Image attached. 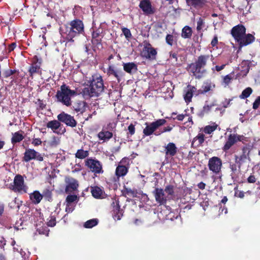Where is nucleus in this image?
Here are the masks:
<instances>
[{
  "label": "nucleus",
  "mask_w": 260,
  "mask_h": 260,
  "mask_svg": "<svg viewBox=\"0 0 260 260\" xmlns=\"http://www.w3.org/2000/svg\"><path fill=\"white\" fill-rule=\"evenodd\" d=\"M123 70L131 75L136 73L138 71V66L134 62L123 63Z\"/></svg>",
  "instance_id": "24"
},
{
  "label": "nucleus",
  "mask_w": 260,
  "mask_h": 260,
  "mask_svg": "<svg viewBox=\"0 0 260 260\" xmlns=\"http://www.w3.org/2000/svg\"><path fill=\"white\" fill-rule=\"evenodd\" d=\"M122 31L124 36H125V38L129 40V39H131L132 37V33L130 31V30L126 27H122L121 28Z\"/></svg>",
  "instance_id": "48"
},
{
  "label": "nucleus",
  "mask_w": 260,
  "mask_h": 260,
  "mask_svg": "<svg viewBox=\"0 0 260 260\" xmlns=\"http://www.w3.org/2000/svg\"><path fill=\"white\" fill-rule=\"evenodd\" d=\"M213 106V104L210 106L205 105L199 113L198 115L200 117H203L205 114H208L210 111L212 107Z\"/></svg>",
  "instance_id": "40"
},
{
  "label": "nucleus",
  "mask_w": 260,
  "mask_h": 260,
  "mask_svg": "<svg viewBox=\"0 0 260 260\" xmlns=\"http://www.w3.org/2000/svg\"><path fill=\"white\" fill-rule=\"evenodd\" d=\"M70 25V27H66V38L69 41H73L75 37L83 32L84 25L81 20L76 19L71 21Z\"/></svg>",
  "instance_id": "4"
},
{
  "label": "nucleus",
  "mask_w": 260,
  "mask_h": 260,
  "mask_svg": "<svg viewBox=\"0 0 260 260\" xmlns=\"http://www.w3.org/2000/svg\"><path fill=\"white\" fill-rule=\"evenodd\" d=\"M252 91V89L251 87H247L242 91L241 94L239 96V98L241 99H245L250 95Z\"/></svg>",
  "instance_id": "37"
},
{
  "label": "nucleus",
  "mask_w": 260,
  "mask_h": 260,
  "mask_svg": "<svg viewBox=\"0 0 260 260\" xmlns=\"http://www.w3.org/2000/svg\"><path fill=\"white\" fill-rule=\"evenodd\" d=\"M34 221L36 223L35 225L36 227L37 231L39 234H41V231L38 226L42 227V225L44 224V219L43 215L37 209L34 213Z\"/></svg>",
  "instance_id": "19"
},
{
  "label": "nucleus",
  "mask_w": 260,
  "mask_h": 260,
  "mask_svg": "<svg viewBox=\"0 0 260 260\" xmlns=\"http://www.w3.org/2000/svg\"><path fill=\"white\" fill-rule=\"evenodd\" d=\"M16 72V70H8L6 71L5 73V77H8L13 74H14Z\"/></svg>",
  "instance_id": "63"
},
{
  "label": "nucleus",
  "mask_w": 260,
  "mask_h": 260,
  "mask_svg": "<svg viewBox=\"0 0 260 260\" xmlns=\"http://www.w3.org/2000/svg\"><path fill=\"white\" fill-rule=\"evenodd\" d=\"M240 139L237 137L236 134H230L228 139L222 147V150L226 152L235 144Z\"/></svg>",
  "instance_id": "18"
},
{
  "label": "nucleus",
  "mask_w": 260,
  "mask_h": 260,
  "mask_svg": "<svg viewBox=\"0 0 260 260\" xmlns=\"http://www.w3.org/2000/svg\"><path fill=\"white\" fill-rule=\"evenodd\" d=\"M247 182L250 183H253L256 182V178L253 175H251L247 178Z\"/></svg>",
  "instance_id": "64"
},
{
  "label": "nucleus",
  "mask_w": 260,
  "mask_h": 260,
  "mask_svg": "<svg viewBox=\"0 0 260 260\" xmlns=\"http://www.w3.org/2000/svg\"><path fill=\"white\" fill-rule=\"evenodd\" d=\"M22 132H17L13 134V136L11 138V143L15 145L16 143L20 142L23 139L24 137L22 134Z\"/></svg>",
  "instance_id": "33"
},
{
  "label": "nucleus",
  "mask_w": 260,
  "mask_h": 260,
  "mask_svg": "<svg viewBox=\"0 0 260 260\" xmlns=\"http://www.w3.org/2000/svg\"><path fill=\"white\" fill-rule=\"evenodd\" d=\"M222 166V160L217 156H213L209 158L208 167L210 171L215 175L219 174L221 171Z\"/></svg>",
  "instance_id": "6"
},
{
  "label": "nucleus",
  "mask_w": 260,
  "mask_h": 260,
  "mask_svg": "<svg viewBox=\"0 0 260 260\" xmlns=\"http://www.w3.org/2000/svg\"><path fill=\"white\" fill-rule=\"evenodd\" d=\"M86 103L84 101H77L74 103L73 108L76 112L83 113L85 111Z\"/></svg>",
  "instance_id": "32"
},
{
  "label": "nucleus",
  "mask_w": 260,
  "mask_h": 260,
  "mask_svg": "<svg viewBox=\"0 0 260 260\" xmlns=\"http://www.w3.org/2000/svg\"><path fill=\"white\" fill-rule=\"evenodd\" d=\"M164 191H165L168 196H173L174 194V186L173 185H168L165 188Z\"/></svg>",
  "instance_id": "46"
},
{
  "label": "nucleus",
  "mask_w": 260,
  "mask_h": 260,
  "mask_svg": "<svg viewBox=\"0 0 260 260\" xmlns=\"http://www.w3.org/2000/svg\"><path fill=\"white\" fill-rule=\"evenodd\" d=\"M107 75L108 76H114L119 82L124 76V73L121 69H117L113 65H110L107 69Z\"/></svg>",
  "instance_id": "16"
},
{
  "label": "nucleus",
  "mask_w": 260,
  "mask_h": 260,
  "mask_svg": "<svg viewBox=\"0 0 260 260\" xmlns=\"http://www.w3.org/2000/svg\"><path fill=\"white\" fill-rule=\"evenodd\" d=\"M57 119L60 122L65 124L67 126L75 127L77 124V122L74 116L62 112L57 116Z\"/></svg>",
  "instance_id": "9"
},
{
  "label": "nucleus",
  "mask_w": 260,
  "mask_h": 260,
  "mask_svg": "<svg viewBox=\"0 0 260 260\" xmlns=\"http://www.w3.org/2000/svg\"><path fill=\"white\" fill-rule=\"evenodd\" d=\"M103 32V29L101 28H99L96 30L93 31L92 33V38H100L103 36H102Z\"/></svg>",
  "instance_id": "49"
},
{
  "label": "nucleus",
  "mask_w": 260,
  "mask_h": 260,
  "mask_svg": "<svg viewBox=\"0 0 260 260\" xmlns=\"http://www.w3.org/2000/svg\"><path fill=\"white\" fill-rule=\"evenodd\" d=\"M255 38L252 34L245 33V35L237 42L239 45V48H242L244 46H246L252 44L254 42Z\"/></svg>",
  "instance_id": "17"
},
{
  "label": "nucleus",
  "mask_w": 260,
  "mask_h": 260,
  "mask_svg": "<svg viewBox=\"0 0 260 260\" xmlns=\"http://www.w3.org/2000/svg\"><path fill=\"white\" fill-rule=\"evenodd\" d=\"M43 198L42 194L38 190L34 191V204H39Z\"/></svg>",
  "instance_id": "42"
},
{
  "label": "nucleus",
  "mask_w": 260,
  "mask_h": 260,
  "mask_svg": "<svg viewBox=\"0 0 260 260\" xmlns=\"http://www.w3.org/2000/svg\"><path fill=\"white\" fill-rule=\"evenodd\" d=\"M128 131V134H130L131 136H132L135 134V125L131 123L128 126L127 128Z\"/></svg>",
  "instance_id": "62"
},
{
  "label": "nucleus",
  "mask_w": 260,
  "mask_h": 260,
  "mask_svg": "<svg viewBox=\"0 0 260 260\" xmlns=\"http://www.w3.org/2000/svg\"><path fill=\"white\" fill-rule=\"evenodd\" d=\"M123 210L122 209L117 212H113V216L115 220H120L122 216H123Z\"/></svg>",
  "instance_id": "50"
},
{
  "label": "nucleus",
  "mask_w": 260,
  "mask_h": 260,
  "mask_svg": "<svg viewBox=\"0 0 260 260\" xmlns=\"http://www.w3.org/2000/svg\"><path fill=\"white\" fill-rule=\"evenodd\" d=\"M43 197L48 201H52V191L48 188L45 189L42 193Z\"/></svg>",
  "instance_id": "44"
},
{
  "label": "nucleus",
  "mask_w": 260,
  "mask_h": 260,
  "mask_svg": "<svg viewBox=\"0 0 260 260\" xmlns=\"http://www.w3.org/2000/svg\"><path fill=\"white\" fill-rule=\"evenodd\" d=\"M60 143V139L59 138L53 136L51 138V140L50 141V144L52 146H56Z\"/></svg>",
  "instance_id": "51"
},
{
  "label": "nucleus",
  "mask_w": 260,
  "mask_h": 260,
  "mask_svg": "<svg viewBox=\"0 0 260 260\" xmlns=\"http://www.w3.org/2000/svg\"><path fill=\"white\" fill-rule=\"evenodd\" d=\"M172 129V127L170 126H168L167 127H164L163 130L161 131V132H156V133H154V134L156 136H158V135H160L161 134H162L163 133L167 132H170Z\"/></svg>",
  "instance_id": "61"
},
{
  "label": "nucleus",
  "mask_w": 260,
  "mask_h": 260,
  "mask_svg": "<svg viewBox=\"0 0 260 260\" xmlns=\"http://www.w3.org/2000/svg\"><path fill=\"white\" fill-rule=\"evenodd\" d=\"M112 207L113 212H117V211H118L121 210L119 205V201L118 200H116L115 202H113Z\"/></svg>",
  "instance_id": "52"
},
{
  "label": "nucleus",
  "mask_w": 260,
  "mask_h": 260,
  "mask_svg": "<svg viewBox=\"0 0 260 260\" xmlns=\"http://www.w3.org/2000/svg\"><path fill=\"white\" fill-rule=\"evenodd\" d=\"M79 200V197L77 195L69 194L67 197L66 199V203H68L69 204H73V203L75 202H78Z\"/></svg>",
  "instance_id": "39"
},
{
  "label": "nucleus",
  "mask_w": 260,
  "mask_h": 260,
  "mask_svg": "<svg viewBox=\"0 0 260 260\" xmlns=\"http://www.w3.org/2000/svg\"><path fill=\"white\" fill-rule=\"evenodd\" d=\"M113 137V133L105 129L99 133L98 137L100 140H103L104 142L108 141Z\"/></svg>",
  "instance_id": "26"
},
{
  "label": "nucleus",
  "mask_w": 260,
  "mask_h": 260,
  "mask_svg": "<svg viewBox=\"0 0 260 260\" xmlns=\"http://www.w3.org/2000/svg\"><path fill=\"white\" fill-rule=\"evenodd\" d=\"M144 49L146 51L145 57L146 58L150 59H155L157 55V51L156 49L151 46L149 43H147L144 47Z\"/></svg>",
  "instance_id": "21"
},
{
  "label": "nucleus",
  "mask_w": 260,
  "mask_h": 260,
  "mask_svg": "<svg viewBox=\"0 0 260 260\" xmlns=\"http://www.w3.org/2000/svg\"><path fill=\"white\" fill-rule=\"evenodd\" d=\"M32 159V149H29L26 150L23 157V160L27 162Z\"/></svg>",
  "instance_id": "43"
},
{
  "label": "nucleus",
  "mask_w": 260,
  "mask_h": 260,
  "mask_svg": "<svg viewBox=\"0 0 260 260\" xmlns=\"http://www.w3.org/2000/svg\"><path fill=\"white\" fill-rule=\"evenodd\" d=\"M192 35V30L190 26L186 25L182 29L181 35L183 39H190Z\"/></svg>",
  "instance_id": "30"
},
{
  "label": "nucleus",
  "mask_w": 260,
  "mask_h": 260,
  "mask_svg": "<svg viewBox=\"0 0 260 260\" xmlns=\"http://www.w3.org/2000/svg\"><path fill=\"white\" fill-rule=\"evenodd\" d=\"M165 157H173L175 156L178 151V148L175 143H169L165 147Z\"/></svg>",
  "instance_id": "20"
},
{
  "label": "nucleus",
  "mask_w": 260,
  "mask_h": 260,
  "mask_svg": "<svg viewBox=\"0 0 260 260\" xmlns=\"http://www.w3.org/2000/svg\"><path fill=\"white\" fill-rule=\"evenodd\" d=\"M197 93V88L190 84H188L183 90V97L185 103L188 104L191 102L193 94L196 95Z\"/></svg>",
  "instance_id": "13"
},
{
  "label": "nucleus",
  "mask_w": 260,
  "mask_h": 260,
  "mask_svg": "<svg viewBox=\"0 0 260 260\" xmlns=\"http://www.w3.org/2000/svg\"><path fill=\"white\" fill-rule=\"evenodd\" d=\"M166 42L168 45L172 46L174 44H176L177 39L173 35L167 34L166 37Z\"/></svg>",
  "instance_id": "38"
},
{
  "label": "nucleus",
  "mask_w": 260,
  "mask_h": 260,
  "mask_svg": "<svg viewBox=\"0 0 260 260\" xmlns=\"http://www.w3.org/2000/svg\"><path fill=\"white\" fill-rule=\"evenodd\" d=\"M242 153L239 156L235 155V162L238 165V167L239 169H241V167L243 163L246 161L247 159L250 160V149L249 147L244 146L242 148Z\"/></svg>",
  "instance_id": "12"
},
{
  "label": "nucleus",
  "mask_w": 260,
  "mask_h": 260,
  "mask_svg": "<svg viewBox=\"0 0 260 260\" xmlns=\"http://www.w3.org/2000/svg\"><path fill=\"white\" fill-rule=\"evenodd\" d=\"M41 60H39L36 56H34V73H39L41 72L40 66Z\"/></svg>",
  "instance_id": "36"
},
{
  "label": "nucleus",
  "mask_w": 260,
  "mask_h": 260,
  "mask_svg": "<svg viewBox=\"0 0 260 260\" xmlns=\"http://www.w3.org/2000/svg\"><path fill=\"white\" fill-rule=\"evenodd\" d=\"M205 141V135L202 133H199L194 137L192 141L191 146L193 147H197L201 146Z\"/></svg>",
  "instance_id": "27"
},
{
  "label": "nucleus",
  "mask_w": 260,
  "mask_h": 260,
  "mask_svg": "<svg viewBox=\"0 0 260 260\" xmlns=\"http://www.w3.org/2000/svg\"><path fill=\"white\" fill-rule=\"evenodd\" d=\"M7 187L16 193L26 192L27 187L24 184V179L20 175H17L14 177L13 182L6 185Z\"/></svg>",
  "instance_id": "5"
},
{
  "label": "nucleus",
  "mask_w": 260,
  "mask_h": 260,
  "mask_svg": "<svg viewBox=\"0 0 260 260\" xmlns=\"http://www.w3.org/2000/svg\"><path fill=\"white\" fill-rule=\"evenodd\" d=\"M60 122L58 119L51 120L47 123L46 126L51 129L54 133H56V130L61 126Z\"/></svg>",
  "instance_id": "29"
},
{
  "label": "nucleus",
  "mask_w": 260,
  "mask_h": 260,
  "mask_svg": "<svg viewBox=\"0 0 260 260\" xmlns=\"http://www.w3.org/2000/svg\"><path fill=\"white\" fill-rule=\"evenodd\" d=\"M245 193L243 191L239 190L236 188H235V196L240 198H243L244 197Z\"/></svg>",
  "instance_id": "54"
},
{
  "label": "nucleus",
  "mask_w": 260,
  "mask_h": 260,
  "mask_svg": "<svg viewBox=\"0 0 260 260\" xmlns=\"http://www.w3.org/2000/svg\"><path fill=\"white\" fill-rule=\"evenodd\" d=\"M152 193L155 198V201L159 205H165L167 203V199L165 197L164 190L162 188L156 187L153 191Z\"/></svg>",
  "instance_id": "15"
},
{
  "label": "nucleus",
  "mask_w": 260,
  "mask_h": 260,
  "mask_svg": "<svg viewBox=\"0 0 260 260\" xmlns=\"http://www.w3.org/2000/svg\"><path fill=\"white\" fill-rule=\"evenodd\" d=\"M129 167L118 164L115 170V176L112 179V182L116 185L119 184L120 177L125 176L128 171Z\"/></svg>",
  "instance_id": "10"
},
{
  "label": "nucleus",
  "mask_w": 260,
  "mask_h": 260,
  "mask_svg": "<svg viewBox=\"0 0 260 260\" xmlns=\"http://www.w3.org/2000/svg\"><path fill=\"white\" fill-rule=\"evenodd\" d=\"M74 207L75 206H74L73 204H69L68 203H66V211L68 213H71L73 212V211L74 210Z\"/></svg>",
  "instance_id": "60"
},
{
  "label": "nucleus",
  "mask_w": 260,
  "mask_h": 260,
  "mask_svg": "<svg viewBox=\"0 0 260 260\" xmlns=\"http://www.w3.org/2000/svg\"><path fill=\"white\" fill-rule=\"evenodd\" d=\"M230 169L231 171V176L233 179L236 178L240 172V169L238 167V165L235 162V164H230Z\"/></svg>",
  "instance_id": "31"
},
{
  "label": "nucleus",
  "mask_w": 260,
  "mask_h": 260,
  "mask_svg": "<svg viewBox=\"0 0 260 260\" xmlns=\"http://www.w3.org/2000/svg\"><path fill=\"white\" fill-rule=\"evenodd\" d=\"M139 7L145 14H150L153 13L151 4L149 0L141 1L140 3Z\"/></svg>",
  "instance_id": "23"
},
{
  "label": "nucleus",
  "mask_w": 260,
  "mask_h": 260,
  "mask_svg": "<svg viewBox=\"0 0 260 260\" xmlns=\"http://www.w3.org/2000/svg\"><path fill=\"white\" fill-rule=\"evenodd\" d=\"M90 192L92 196L95 199H103L104 198L105 191L98 186H91Z\"/></svg>",
  "instance_id": "25"
},
{
  "label": "nucleus",
  "mask_w": 260,
  "mask_h": 260,
  "mask_svg": "<svg viewBox=\"0 0 260 260\" xmlns=\"http://www.w3.org/2000/svg\"><path fill=\"white\" fill-rule=\"evenodd\" d=\"M217 126L218 125L216 124L213 125H208L204 127L203 131L205 134H211L217 129Z\"/></svg>",
  "instance_id": "41"
},
{
  "label": "nucleus",
  "mask_w": 260,
  "mask_h": 260,
  "mask_svg": "<svg viewBox=\"0 0 260 260\" xmlns=\"http://www.w3.org/2000/svg\"><path fill=\"white\" fill-rule=\"evenodd\" d=\"M121 165H125L126 166L129 167V159L128 157H123L119 162Z\"/></svg>",
  "instance_id": "58"
},
{
  "label": "nucleus",
  "mask_w": 260,
  "mask_h": 260,
  "mask_svg": "<svg viewBox=\"0 0 260 260\" xmlns=\"http://www.w3.org/2000/svg\"><path fill=\"white\" fill-rule=\"evenodd\" d=\"M99 223V220L97 218H93L86 221L84 224V227L86 229L92 228L96 225Z\"/></svg>",
  "instance_id": "35"
},
{
  "label": "nucleus",
  "mask_w": 260,
  "mask_h": 260,
  "mask_svg": "<svg viewBox=\"0 0 260 260\" xmlns=\"http://www.w3.org/2000/svg\"><path fill=\"white\" fill-rule=\"evenodd\" d=\"M103 38V37L100 38H92V43L94 45H95L96 46L101 45L102 46V39Z\"/></svg>",
  "instance_id": "53"
},
{
  "label": "nucleus",
  "mask_w": 260,
  "mask_h": 260,
  "mask_svg": "<svg viewBox=\"0 0 260 260\" xmlns=\"http://www.w3.org/2000/svg\"><path fill=\"white\" fill-rule=\"evenodd\" d=\"M89 155V151L84 150L83 149H78L75 154L76 158L83 159L88 157Z\"/></svg>",
  "instance_id": "34"
},
{
  "label": "nucleus",
  "mask_w": 260,
  "mask_h": 260,
  "mask_svg": "<svg viewBox=\"0 0 260 260\" xmlns=\"http://www.w3.org/2000/svg\"><path fill=\"white\" fill-rule=\"evenodd\" d=\"M260 105V96H258L253 103L252 108L253 109H257Z\"/></svg>",
  "instance_id": "59"
},
{
  "label": "nucleus",
  "mask_w": 260,
  "mask_h": 260,
  "mask_svg": "<svg viewBox=\"0 0 260 260\" xmlns=\"http://www.w3.org/2000/svg\"><path fill=\"white\" fill-rule=\"evenodd\" d=\"M205 26L204 20L202 18L200 17L197 21V30L198 32L201 31L203 28Z\"/></svg>",
  "instance_id": "47"
},
{
  "label": "nucleus",
  "mask_w": 260,
  "mask_h": 260,
  "mask_svg": "<svg viewBox=\"0 0 260 260\" xmlns=\"http://www.w3.org/2000/svg\"><path fill=\"white\" fill-rule=\"evenodd\" d=\"M188 6L192 7L196 9L203 8L208 3L207 0H185Z\"/></svg>",
  "instance_id": "22"
},
{
  "label": "nucleus",
  "mask_w": 260,
  "mask_h": 260,
  "mask_svg": "<svg viewBox=\"0 0 260 260\" xmlns=\"http://www.w3.org/2000/svg\"><path fill=\"white\" fill-rule=\"evenodd\" d=\"M122 195L124 197L127 196L132 198H136L137 197V189H132L130 188L126 187L125 186L123 187V189L121 191Z\"/></svg>",
  "instance_id": "28"
},
{
  "label": "nucleus",
  "mask_w": 260,
  "mask_h": 260,
  "mask_svg": "<svg viewBox=\"0 0 260 260\" xmlns=\"http://www.w3.org/2000/svg\"><path fill=\"white\" fill-rule=\"evenodd\" d=\"M246 29L243 24H238L234 26L231 31L232 37L237 42L243 36L245 35Z\"/></svg>",
  "instance_id": "14"
},
{
  "label": "nucleus",
  "mask_w": 260,
  "mask_h": 260,
  "mask_svg": "<svg viewBox=\"0 0 260 260\" xmlns=\"http://www.w3.org/2000/svg\"><path fill=\"white\" fill-rule=\"evenodd\" d=\"M210 56L207 54L200 55L196 59L194 62L188 64L186 68L187 71L192 73L196 79L203 77L207 73L205 69Z\"/></svg>",
  "instance_id": "2"
},
{
  "label": "nucleus",
  "mask_w": 260,
  "mask_h": 260,
  "mask_svg": "<svg viewBox=\"0 0 260 260\" xmlns=\"http://www.w3.org/2000/svg\"><path fill=\"white\" fill-rule=\"evenodd\" d=\"M166 120L165 119H159L155 121L150 123L148 124L146 123L147 126L143 129V134L145 136H149L152 135L159 126L163 125L166 123Z\"/></svg>",
  "instance_id": "7"
},
{
  "label": "nucleus",
  "mask_w": 260,
  "mask_h": 260,
  "mask_svg": "<svg viewBox=\"0 0 260 260\" xmlns=\"http://www.w3.org/2000/svg\"><path fill=\"white\" fill-rule=\"evenodd\" d=\"M33 157H34V159H37L39 161H42L43 159V157L41 154H40L38 152H37V151H36L34 150V152H33Z\"/></svg>",
  "instance_id": "56"
},
{
  "label": "nucleus",
  "mask_w": 260,
  "mask_h": 260,
  "mask_svg": "<svg viewBox=\"0 0 260 260\" xmlns=\"http://www.w3.org/2000/svg\"><path fill=\"white\" fill-rule=\"evenodd\" d=\"M88 83V86L84 87L81 92L84 98H97L104 92V81L100 75H92Z\"/></svg>",
  "instance_id": "1"
},
{
  "label": "nucleus",
  "mask_w": 260,
  "mask_h": 260,
  "mask_svg": "<svg viewBox=\"0 0 260 260\" xmlns=\"http://www.w3.org/2000/svg\"><path fill=\"white\" fill-rule=\"evenodd\" d=\"M85 165L92 172L95 174H101L104 172L101 162L97 159L87 158L85 161Z\"/></svg>",
  "instance_id": "8"
},
{
  "label": "nucleus",
  "mask_w": 260,
  "mask_h": 260,
  "mask_svg": "<svg viewBox=\"0 0 260 260\" xmlns=\"http://www.w3.org/2000/svg\"><path fill=\"white\" fill-rule=\"evenodd\" d=\"M64 181L66 184L65 187L66 193H70L78 190L79 184L77 180L70 176H66Z\"/></svg>",
  "instance_id": "11"
},
{
  "label": "nucleus",
  "mask_w": 260,
  "mask_h": 260,
  "mask_svg": "<svg viewBox=\"0 0 260 260\" xmlns=\"http://www.w3.org/2000/svg\"><path fill=\"white\" fill-rule=\"evenodd\" d=\"M211 86L210 85L203 86L202 89L197 90V93L196 94V95L206 93V92L209 91L211 90Z\"/></svg>",
  "instance_id": "45"
},
{
  "label": "nucleus",
  "mask_w": 260,
  "mask_h": 260,
  "mask_svg": "<svg viewBox=\"0 0 260 260\" xmlns=\"http://www.w3.org/2000/svg\"><path fill=\"white\" fill-rule=\"evenodd\" d=\"M232 79V76L230 74L227 75L223 77V82L225 83V85H228L231 82Z\"/></svg>",
  "instance_id": "57"
},
{
  "label": "nucleus",
  "mask_w": 260,
  "mask_h": 260,
  "mask_svg": "<svg viewBox=\"0 0 260 260\" xmlns=\"http://www.w3.org/2000/svg\"><path fill=\"white\" fill-rule=\"evenodd\" d=\"M56 225V218L54 216H51L50 219L47 222V225L50 227H53Z\"/></svg>",
  "instance_id": "55"
},
{
  "label": "nucleus",
  "mask_w": 260,
  "mask_h": 260,
  "mask_svg": "<svg viewBox=\"0 0 260 260\" xmlns=\"http://www.w3.org/2000/svg\"><path fill=\"white\" fill-rule=\"evenodd\" d=\"M78 94L75 90H72L66 84H63L60 87V90L57 91L55 96L57 101L63 105L69 107L72 105L71 98Z\"/></svg>",
  "instance_id": "3"
}]
</instances>
